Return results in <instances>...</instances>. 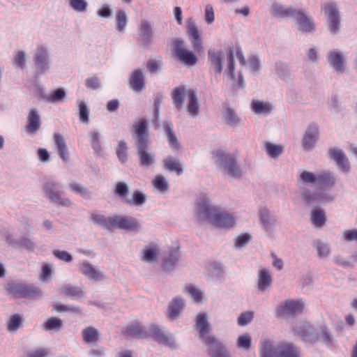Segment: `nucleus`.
<instances>
[{
	"instance_id": "obj_22",
	"label": "nucleus",
	"mask_w": 357,
	"mask_h": 357,
	"mask_svg": "<svg viewBox=\"0 0 357 357\" xmlns=\"http://www.w3.org/2000/svg\"><path fill=\"white\" fill-rule=\"evenodd\" d=\"M150 331L151 334L153 335L154 339L169 347L173 348L175 347L176 343L173 337L170 335L165 333L158 326H152L150 328Z\"/></svg>"
},
{
	"instance_id": "obj_26",
	"label": "nucleus",
	"mask_w": 357,
	"mask_h": 357,
	"mask_svg": "<svg viewBox=\"0 0 357 357\" xmlns=\"http://www.w3.org/2000/svg\"><path fill=\"white\" fill-rule=\"evenodd\" d=\"M130 87L136 92L142 91L144 88V75L143 71L137 69L130 75L129 80Z\"/></svg>"
},
{
	"instance_id": "obj_60",
	"label": "nucleus",
	"mask_w": 357,
	"mask_h": 357,
	"mask_svg": "<svg viewBox=\"0 0 357 357\" xmlns=\"http://www.w3.org/2000/svg\"><path fill=\"white\" fill-rule=\"evenodd\" d=\"M153 185L160 192H165L169 188V183L165 177L160 174L157 175L152 181Z\"/></svg>"
},
{
	"instance_id": "obj_35",
	"label": "nucleus",
	"mask_w": 357,
	"mask_h": 357,
	"mask_svg": "<svg viewBox=\"0 0 357 357\" xmlns=\"http://www.w3.org/2000/svg\"><path fill=\"white\" fill-rule=\"evenodd\" d=\"M81 335L83 341L86 344H91L99 340V332L93 326H88L83 328Z\"/></svg>"
},
{
	"instance_id": "obj_44",
	"label": "nucleus",
	"mask_w": 357,
	"mask_h": 357,
	"mask_svg": "<svg viewBox=\"0 0 357 357\" xmlns=\"http://www.w3.org/2000/svg\"><path fill=\"white\" fill-rule=\"evenodd\" d=\"M179 255L177 250L171 251L167 257L164 259L163 268L167 271L174 269L178 261Z\"/></svg>"
},
{
	"instance_id": "obj_28",
	"label": "nucleus",
	"mask_w": 357,
	"mask_h": 357,
	"mask_svg": "<svg viewBox=\"0 0 357 357\" xmlns=\"http://www.w3.org/2000/svg\"><path fill=\"white\" fill-rule=\"evenodd\" d=\"M40 126V116L36 109H30L27 116V131L29 133L35 134Z\"/></svg>"
},
{
	"instance_id": "obj_31",
	"label": "nucleus",
	"mask_w": 357,
	"mask_h": 357,
	"mask_svg": "<svg viewBox=\"0 0 357 357\" xmlns=\"http://www.w3.org/2000/svg\"><path fill=\"white\" fill-rule=\"evenodd\" d=\"M272 278L270 271L267 269H261L258 273L257 288L258 290L264 293L271 287Z\"/></svg>"
},
{
	"instance_id": "obj_21",
	"label": "nucleus",
	"mask_w": 357,
	"mask_h": 357,
	"mask_svg": "<svg viewBox=\"0 0 357 357\" xmlns=\"http://www.w3.org/2000/svg\"><path fill=\"white\" fill-rule=\"evenodd\" d=\"M300 27V29L305 32H312L315 30V26L311 17L305 15L303 11L296 10L293 15Z\"/></svg>"
},
{
	"instance_id": "obj_8",
	"label": "nucleus",
	"mask_w": 357,
	"mask_h": 357,
	"mask_svg": "<svg viewBox=\"0 0 357 357\" xmlns=\"http://www.w3.org/2000/svg\"><path fill=\"white\" fill-rule=\"evenodd\" d=\"M112 228L128 231L139 232L142 227L138 220L131 215H115L110 216Z\"/></svg>"
},
{
	"instance_id": "obj_59",
	"label": "nucleus",
	"mask_w": 357,
	"mask_h": 357,
	"mask_svg": "<svg viewBox=\"0 0 357 357\" xmlns=\"http://www.w3.org/2000/svg\"><path fill=\"white\" fill-rule=\"evenodd\" d=\"M13 66L24 69L26 64V54L23 50H17L13 59Z\"/></svg>"
},
{
	"instance_id": "obj_41",
	"label": "nucleus",
	"mask_w": 357,
	"mask_h": 357,
	"mask_svg": "<svg viewBox=\"0 0 357 357\" xmlns=\"http://www.w3.org/2000/svg\"><path fill=\"white\" fill-rule=\"evenodd\" d=\"M207 271L210 277L214 280H220L224 276L222 265L218 262H212L207 266Z\"/></svg>"
},
{
	"instance_id": "obj_9",
	"label": "nucleus",
	"mask_w": 357,
	"mask_h": 357,
	"mask_svg": "<svg viewBox=\"0 0 357 357\" xmlns=\"http://www.w3.org/2000/svg\"><path fill=\"white\" fill-rule=\"evenodd\" d=\"M33 61L36 68V76L38 77L47 73L50 70L51 57L50 52L46 47L38 46L36 47Z\"/></svg>"
},
{
	"instance_id": "obj_14",
	"label": "nucleus",
	"mask_w": 357,
	"mask_h": 357,
	"mask_svg": "<svg viewBox=\"0 0 357 357\" xmlns=\"http://www.w3.org/2000/svg\"><path fill=\"white\" fill-rule=\"evenodd\" d=\"M195 326L199 332L198 337L204 344L211 342V340L216 338L215 336L209 335L211 326L206 313H199L197 315Z\"/></svg>"
},
{
	"instance_id": "obj_39",
	"label": "nucleus",
	"mask_w": 357,
	"mask_h": 357,
	"mask_svg": "<svg viewBox=\"0 0 357 357\" xmlns=\"http://www.w3.org/2000/svg\"><path fill=\"white\" fill-rule=\"evenodd\" d=\"M59 291L61 294L78 298H84L85 296L84 292L79 287L72 286L70 284L62 286L59 289Z\"/></svg>"
},
{
	"instance_id": "obj_58",
	"label": "nucleus",
	"mask_w": 357,
	"mask_h": 357,
	"mask_svg": "<svg viewBox=\"0 0 357 357\" xmlns=\"http://www.w3.org/2000/svg\"><path fill=\"white\" fill-rule=\"evenodd\" d=\"M159 249L157 246L145 247L143 251V260L146 262H153L158 254Z\"/></svg>"
},
{
	"instance_id": "obj_33",
	"label": "nucleus",
	"mask_w": 357,
	"mask_h": 357,
	"mask_svg": "<svg viewBox=\"0 0 357 357\" xmlns=\"http://www.w3.org/2000/svg\"><path fill=\"white\" fill-rule=\"evenodd\" d=\"M260 221L268 232H272L275 225V220L270 215L268 209L261 208L259 210Z\"/></svg>"
},
{
	"instance_id": "obj_6",
	"label": "nucleus",
	"mask_w": 357,
	"mask_h": 357,
	"mask_svg": "<svg viewBox=\"0 0 357 357\" xmlns=\"http://www.w3.org/2000/svg\"><path fill=\"white\" fill-rule=\"evenodd\" d=\"M188 98L187 111L190 116L196 117L199 114V104L195 91L185 90L183 87L174 89L172 94L173 102L177 109L183 106V98Z\"/></svg>"
},
{
	"instance_id": "obj_34",
	"label": "nucleus",
	"mask_w": 357,
	"mask_h": 357,
	"mask_svg": "<svg viewBox=\"0 0 357 357\" xmlns=\"http://www.w3.org/2000/svg\"><path fill=\"white\" fill-rule=\"evenodd\" d=\"M310 220L314 227H322L326 221L324 210L319 207H314L311 211Z\"/></svg>"
},
{
	"instance_id": "obj_52",
	"label": "nucleus",
	"mask_w": 357,
	"mask_h": 357,
	"mask_svg": "<svg viewBox=\"0 0 357 357\" xmlns=\"http://www.w3.org/2000/svg\"><path fill=\"white\" fill-rule=\"evenodd\" d=\"M224 119L230 126L234 127L241 123L240 119L237 116L234 109L226 108L224 112Z\"/></svg>"
},
{
	"instance_id": "obj_13",
	"label": "nucleus",
	"mask_w": 357,
	"mask_h": 357,
	"mask_svg": "<svg viewBox=\"0 0 357 357\" xmlns=\"http://www.w3.org/2000/svg\"><path fill=\"white\" fill-rule=\"evenodd\" d=\"M8 290L18 298H37L42 296L41 291L38 287L20 283H9Z\"/></svg>"
},
{
	"instance_id": "obj_45",
	"label": "nucleus",
	"mask_w": 357,
	"mask_h": 357,
	"mask_svg": "<svg viewBox=\"0 0 357 357\" xmlns=\"http://www.w3.org/2000/svg\"><path fill=\"white\" fill-rule=\"evenodd\" d=\"M91 220L99 227L111 230L110 217L106 218L102 214L93 213L91 215Z\"/></svg>"
},
{
	"instance_id": "obj_1",
	"label": "nucleus",
	"mask_w": 357,
	"mask_h": 357,
	"mask_svg": "<svg viewBox=\"0 0 357 357\" xmlns=\"http://www.w3.org/2000/svg\"><path fill=\"white\" fill-rule=\"evenodd\" d=\"M195 218L199 222H208L221 229H231L236 225L234 213L223 210L213 204L205 193H200L195 203Z\"/></svg>"
},
{
	"instance_id": "obj_29",
	"label": "nucleus",
	"mask_w": 357,
	"mask_h": 357,
	"mask_svg": "<svg viewBox=\"0 0 357 357\" xmlns=\"http://www.w3.org/2000/svg\"><path fill=\"white\" fill-rule=\"evenodd\" d=\"M185 307V301L180 296H175L169 304V317L176 319Z\"/></svg>"
},
{
	"instance_id": "obj_11",
	"label": "nucleus",
	"mask_w": 357,
	"mask_h": 357,
	"mask_svg": "<svg viewBox=\"0 0 357 357\" xmlns=\"http://www.w3.org/2000/svg\"><path fill=\"white\" fill-rule=\"evenodd\" d=\"M173 51L177 59L186 66H195L197 59L195 55L186 50L183 40L177 38L173 42Z\"/></svg>"
},
{
	"instance_id": "obj_23",
	"label": "nucleus",
	"mask_w": 357,
	"mask_h": 357,
	"mask_svg": "<svg viewBox=\"0 0 357 357\" xmlns=\"http://www.w3.org/2000/svg\"><path fill=\"white\" fill-rule=\"evenodd\" d=\"M224 58V54L220 51H208V59L215 74H220L222 71Z\"/></svg>"
},
{
	"instance_id": "obj_16",
	"label": "nucleus",
	"mask_w": 357,
	"mask_h": 357,
	"mask_svg": "<svg viewBox=\"0 0 357 357\" xmlns=\"http://www.w3.org/2000/svg\"><path fill=\"white\" fill-rule=\"evenodd\" d=\"M79 271L88 279L96 282L102 281L105 279L104 273L87 260H84L79 263Z\"/></svg>"
},
{
	"instance_id": "obj_27",
	"label": "nucleus",
	"mask_w": 357,
	"mask_h": 357,
	"mask_svg": "<svg viewBox=\"0 0 357 357\" xmlns=\"http://www.w3.org/2000/svg\"><path fill=\"white\" fill-rule=\"evenodd\" d=\"M313 247L316 250L317 257L321 259H328L332 252L331 245L321 239H316L313 242Z\"/></svg>"
},
{
	"instance_id": "obj_20",
	"label": "nucleus",
	"mask_w": 357,
	"mask_h": 357,
	"mask_svg": "<svg viewBox=\"0 0 357 357\" xmlns=\"http://www.w3.org/2000/svg\"><path fill=\"white\" fill-rule=\"evenodd\" d=\"M205 344L208 347L211 357H230L229 352L225 346L217 338L212 339Z\"/></svg>"
},
{
	"instance_id": "obj_53",
	"label": "nucleus",
	"mask_w": 357,
	"mask_h": 357,
	"mask_svg": "<svg viewBox=\"0 0 357 357\" xmlns=\"http://www.w3.org/2000/svg\"><path fill=\"white\" fill-rule=\"evenodd\" d=\"M275 72L278 76L284 80H287L290 78L291 70L287 63L282 62L276 63Z\"/></svg>"
},
{
	"instance_id": "obj_63",
	"label": "nucleus",
	"mask_w": 357,
	"mask_h": 357,
	"mask_svg": "<svg viewBox=\"0 0 357 357\" xmlns=\"http://www.w3.org/2000/svg\"><path fill=\"white\" fill-rule=\"evenodd\" d=\"M22 321V317L19 314L11 316L7 324V329L10 332H15L21 326Z\"/></svg>"
},
{
	"instance_id": "obj_25",
	"label": "nucleus",
	"mask_w": 357,
	"mask_h": 357,
	"mask_svg": "<svg viewBox=\"0 0 357 357\" xmlns=\"http://www.w3.org/2000/svg\"><path fill=\"white\" fill-rule=\"evenodd\" d=\"M139 37L142 43L149 45L151 43L153 37V29L151 23L146 20H142L139 28Z\"/></svg>"
},
{
	"instance_id": "obj_57",
	"label": "nucleus",
	"mask_w": 357,
	"mask_h": 357,
	"mask_svg": "<svg viewBox=\"0 0 357 357\" xmlns=\"http://www.w3.org/2000/svg\"><path fill=\"white\" fill-rule=\"evenodd\" d=\"M252 346V339L249 334L238 335L236 340V347L243 351H248Z\"/></svg>"
},
{
	"instance_id": "obj_17",
	"label": "nucleus",
	"mask_w": 357,
	"mask_h": 357,
	"mask_svg": "<svg viewBox=\"0 0 357 357\" xmlns=\"http://www.w3.org/2000/svg\"><path fill=\"white\" fill-rule=\"evenodd\" d=\"M319 130L316 125H309L302 138V146L304 151H310L315 147L318 139Z\"/></svg>"
},
{
	"instance_id": "obj_50",
	"label": "nucleus",
	"mask_w": 357,
	"mask_h": 357,
	"mask_svg": "<svg viewBox=\"0 0 357 357\" xmlns=\"http://www.w3.org/2000/svg\"><path fill=\"white\" fill-rule=\"evenodd\" d=\"M89 135L90 137V143L93 150L95 153H100L102 149L100 141V132L96 129H93L90 131Z\"/></svg>"
},
{
	"instance_id": "obj_36",
	"label": "nucleus",
	"mask_w": 357,
	"mask_h": 357,
	"mask_svg": "<svg viewBox=\"0 0 357 357\" xmlns=\"http://www.w3.org/2000/svg\"><path fill=\"white\" fill-rule=\"evenodd\" d=\"M335 183V178L334 175L329 172H323L317 174V185L326 187L332 188Z\"/></svg>"
},
{
	"instance_id": "obj_54",
	"label": "nucleus",
	"mask_w": 357,
	"mask_h": 357,
	"mask_svg": "<svg viewBox=\"0 0 357 357\" xmlns=\"http://www.w3.org/2000/svg\"><path fill=\"white\" fill-rule=\"evenodd\" d=\"M68 188L73 192L77 193L84 198L89 199L91 197V192L82 185L77 182H71L68 185Z\"/></svg>"
},
{
	"instance_id": "obj_42",
	"label": "nucleus",
	"mask_w": 357,
	"mask_h": 357,
	"mask_svg": "<svg viewBox=\"0 0 357 357\" xmlns=\"http://www.w3.org/2000/svg\"><path fill=\"white\" fill-rule=\"evenodd\" d=\"M125 335L127 337L135 338H143L147 335L146 333L138 323L133 324L128 326L125 331Z\"/></svg>"
},
{
	"instance_id": "obj_18",
	"label": "nucleus",
	"mask_w": 357,
	"mask_h": 357,
	"mask_svg": "<svg viewBox=\"0 0 357 357\" xmlns=\"http://www.w3.org/2000/svg\"><path fill=\"white\" fill-rule=\"evenodd\" d=\"M304 307L303 301H287L283 304L279 305L277 308V313L280 316L285 314H296L301 313Z\"/></svg>"
},
{
	"instance_id": "obj_19",
	"label": "nucleus",
	"mask_w": 357,
	"mask_h": 357,
	"mask_svg": "<svg viewBox=\"0 0 357 357\" xmlns=\"http://www.w3.org/2000/svg\"><path fill=\"white\" fill-rule=\"evenodd\" d=\"M187 32L194 50L197 52L202 51L203 47L198 29L192 19H189L187 22Z\"/></svg>"
},
{
	"instance_id": "obj_61",
	"label": "nucleus",
	"mask_w": 357,
	"mask_h": 357,
	"mask_svg": "<svg viewBox=\"0 0 357 357\" xmlns=\"http://www.w3.org/2000/svg\"><path fill=\"white\" fill-rule=\"evenodd\" d=\"M127 144L123 140H120L116 149L117 157L121 163H124L127 160Z\"/></svg>"
},
{
	"instance_id": "obj_48",
	"label": "nucleus",
	"mask_w": 357,
	"mask_h": 357,
	"mask_svg": "<svg viewBox=\"0 0 357 357\" xmlns=\"http://www.w3.org/2000/svg\"><path fill=\"white\" fill-rule=\"evenodd\" d=\"M77 105L79 109V119L82 123L87 124L89 121V109L84 100H77Z\"/></svg>"
},
{
	"instance_id": "obj_64",
	"label": "nucleus",
	"mask_w": 357,
	"mask_h": 357,
	"mask_svg": "<svg viewBox=\"0 0 357 357\" xmlns=\"http://www.w3.org/2000/svg\"><path fill=\"white\" fill-rule=\"evenodd\" d=\"M49 349L46 348H36L25 352L24 357H48Z\"/></svg>"
},
{
	"instance_id": "obj_15",
	"label": "nucleus",
	"mask_w": 357,
	"mask_h": 357,
	"mask_svg": "<svg viewBox=\"0 0 357 357\" xmlns=\"http://www.w3.org/2000/svg\"><path fill=\"white\" fill-rule=\"evenodd\" d=\"M329 158L334 160L339 170L344 174L351 171V164L344 151L337 147H332L328 150Z\"/></svg>"
},
{
	"instance_id": "obj_4",
	"label": "nucleus",
	"mask_w": 357,
	"mask_h": 357,
	"mask_svg": "<svg viewBox=\"0 0 357 357\" xmlns=\"http://www.w3.org/2000/svg\"><path fill=\"white\" fill-rule=\"evenodd\" d=\"M132 128L137 137V154L139 165L148 167L155 163V156L149 149L147 122L145 119H139L133 125Z\"/></svg>"
},
{
	"instance_id": "obj_62",
	"label": "nucleus",
	"mask_w": 357,
	"mask_h": 357,
	"mask_svg": "<svg viewBox=\"0 0 357 357\" xmlns=\"http://www.w3.org/2000/svg\"><path fill=\"white\" fill-rule=\"evenodd\" d=\"M251 239L252 236L249 234H241L235 238L234 248L237 250L241 249L244 248Z\"/></svg>"
},
{
	"instance_id": "obj_46",
	"label": "nucleus",
	"mask_w": 357,
	"mask_h": 357,
	"mask_svg": "<svg viewBox=\"0 0 357 357\" xmlns=\"http://www.w3.org/2000/svg\"><path fill=\"white\" fill-rule=\"evenodd\" d=\"M183 291L188 294L193 299L194 302H202L203 292L197 287L192 284L186 285L183 289Z\"/></svg>"
},
{
	"instance_id": "obj_51",
	"label": "nucleus",
	"mask_w": 357,
	"mask_h": 357,
	"mask_svg": "<svg viewBox=\"0 0 357 357\" xmlns=\"http://www.w3.org/2000/svg\"><path fill=\"white\" fill-rule=\"evenodd\" d=\"M66 98V92L63 89H57L52 93L46 95L44 100L50 102H57L63 101Z\"/></svg>"
},
{
	"instance_id": "obj_37",
	"label": "nucleus",
	"mask_w": 357,
	"mask_h": 357,
	"mask_svg": "<svg viewBox=\"0 0 357 357\" xmlns=\"http://www.w3.org/2000/svg\"><path fill=\"white\" fill-rule=\"evenodd\" d=\"M162 126L167 135L169 146L172 148L178 149L179 147V143L173 132L172 123L170 121H166L163 122Z\"/></svg>"
},
{
	"instance_id": "obj_7",
	"label": "nucleus",
	"mask_w": 357,
	"mask_h": 357,
	"mask_svg": "<svg viewBox=\"0 0 357 357\" xmlns=\"http://www.w3.org/2000/svg\"><path fill=\"white\" fill-rule=\"evenodd\" d=\"M215 165L222 169L229 176L239 178L242 171L238 165L236 158L225 151H217L214 155Z\"/></svg>"
},
{
	"instance_id": "obj_38",
	"label": "nucleus",
	"mask_w": 357,
	"mask_h": 357,
	"mask_svg": "<svg viewBox=\"0 0 357 357\" xmlns=\"http://www.w3.org/2000/svg\"><path fill=\"white\" fill-rule=\"evenodd\" d=\"M44 192L45 197L52 202H54L62 194L58 185L53 182L47 183L44 185Z\"/></svg>"
},
{
	"instance_id": "obj_24",
	"label": "nucleus",
	"mask_w": 357,
	"mask_h": 357,
	"mask_svg": "<svg viewBox=\"0 0 357 357\" xmlns=\"http://www.w3.org/2000/svg\"><path fill=\"white\" fill-rule=\"evenodd\" d=\"M54 144L59 158L65 162L68 161V149L65 138L60 133L53 135Z\"/></svg>"
},
{
	"instance_id": "obj_3",
	"label": "nucleus",
	"mask_w": 357,
	"mask_h": 357,
	"mask_svg": "<svg viewBox=\"0 0 357 357\" xmlns=\"http://www.w3.org/2000/svg\"><path fill=\"white\" fill-rule=\"evenodd\" d=\"M293 331L305 342L312 343L321 342L328 347L335 344V340L331 329L326 325L313 328L307 321H301L295 323Z\"/></svg>"
},
{
	"instance_id": "obj_2",
	"label": "nucleus",
	"mask_w": 357,
	"mask_h": 357,
	"mask_svg": "<svg viewBox=\"0 0 357 357\" xmlns=\"http://www.w3.org/2000/svg\"><path fill=\"white\" fill-rule=\"evenodd\" d=\"M299 193L301 199L307 204L325 203L333 200L334 197L324 190H312L308 185H317V174L305 170L301 172L297 178Z\"/></svg>"
},
{
	"instance_id": "obj_32",
	"label": "nucleus",
	"mask_w": 357,
	"mask_h": 357,
	"mask_svg": "<svg viewBox=\"0 0 357 357\" xmlns=\"http://www.w3.org/2000/svg\"><path fill=\"white\" fill-rule=\"evenodd\" d=\"M270 12L275 17L283 18L294 15L296 10H294L290 7H284L278 3H273L271 5Z\"/></svg>"
},
{
	"instance_id": "obj_40",
	"label": "nucleus",
	"mask_w": 357,
	"mask_h": 357,
	"mask_svg": "<svg viewBox=\"0 0 357 357\" xmlns=\"http://www.w3.org/2000/svg\"><path fill=\"white\" fill-rule=\"evenodd\" d=\"M63 328V321L58 317H52L43 324V328L47 331L58 332Z\"/></svg>"
},
{
	"instance_id": "obj_5",
	"label": "nucleus",
	"mask_w": 357,
	"mask_h": 357,
	"mask_svg": "<svg viewBox=\"0 0 357 357\" xmlns=\"http://www.w3.org/2000/svg\"><path fill=\"white\" fill-rule=\"evenodd\" d=\"M259 357H303L300 348L288 342H275L264 338L259 343Z\"/></svg>"
},
{
	"instance_id": "obj_10",
	"label": "nucleus",
	"mask_w": 357,
	"mask_h": 357,
	"mask_svg": "<svg viewBox=\"0 0 357 357\" xmlns=\"http://www.w3.org/2000/svg\"><path fill=\"white\" fill-rule=\"evenodd\" d=\"M322 9L326 17L327 25L332 33H336L340 28L341 17L337 3L328 1L324 4Z\"/></svg>"
},
{
	"instance_id": "obj_12",
	"label": "nucleus",
	"mask_w": 357,
	"mask_h": 357,
	"mask_svg": "<svg viewBox=\"0 0 357 357\" xmlns=\"http://www.w3.org/2000/svg\"><path fill=\"white\" fill-rule=\"evenodd\" d=\"M327 61L331 68L337 73L342 74L347 66L346 54L339 49L328 51L326 56Z\"/></svg>"
},
{
	"instance_id": "obj_56",
	"label": "nucleus",
	"mask_w": 357,
	"mask_h": 357,
	"mask_svg": "<svg viewBox=\"0 0 357 357\" xmlns=\"http://www.w3.org/2000/svg\"><path fill=\"white\" fill-rule=\"evenodd\" d=\"M116 30L124 32L128 23V17L123 10H119L116 13Z\"/></svg>"
},
{
	"instance_id": "obj_49",
	"label": "nucleus",
	"mask_w": 357,
	"mask_h": 357,
	"mask_svg": "<svg viewBox=\"0 0 357 357\" xmlns=\"http://www.w3.org/2000/svg\"><path fill=\"white\" fill-rule=\"evenodd\" d=\"M266 153L273 159L278 158L284 151V147L282 145H277L271 142H266L265 144Z\"/></svg>"
},
{
	"instance_id": "obj_47",
	"label": "nucleus",
	"mask_w": 357,
	"mask_h": 357,
	"mask_svg": "<svg viewBox=\"0 0 357 357\" xmlns=\"http://www.w3.org/2000/svg\"><path fill=\"white\" fill-rule=\"evenodd\" d=\"M146 195L143 192L135 190L132 194V199H124L123 203L130 206L135 205L140 206L146 202Z\"/></svg>"
},
{
	"instance_id": "obj_55",
	"label": "nucleus",
	"mask_w": 357,
	"mask_h": 357,
	"mask_svg": "<svg viewBox=\"0 0 357 357\" xmlns=\"http://www.w3.org/2000/svg\"><path fill=\"white\" fill-rule=\"evenodd\" d=\"M69 7L74 11L84 13L87 11L88 2L86 0H68Z\"/></svg>"
},
{
	"instance_id": "obj_30",
	"label": "nucleus",
	"mask_w": 357,
	"mask_h": 357,
	"mask_svg": "<svg viewBox=\"0 0 357 357\" xmlns=\"http://www.w3.org/2000/svg\"><path fill=\"white\" fill-rule=\"evenodd\" d=\"M251 109L257 115L266 116L272 112L273 106L269 102L254 100L251 103Z\"/></svg>"
},
{
	"instance_id": "obj_43",
	"label": "nucleus",
	"mask_w": 357,
	"mask_h": 357,
	"mask_svg": "<svg viewBox=\"0 0 357 357\" xmlns=\"http://www.w3.org/2000/svg\"><path fill=\"white\" fill-rule=\"evenodd\" d=\"M164 167L169 172H176L179 175L182 173L180 161L178 159H174L172 157L168 156L163 160Z\"/></svg>"
}]
</instances>
